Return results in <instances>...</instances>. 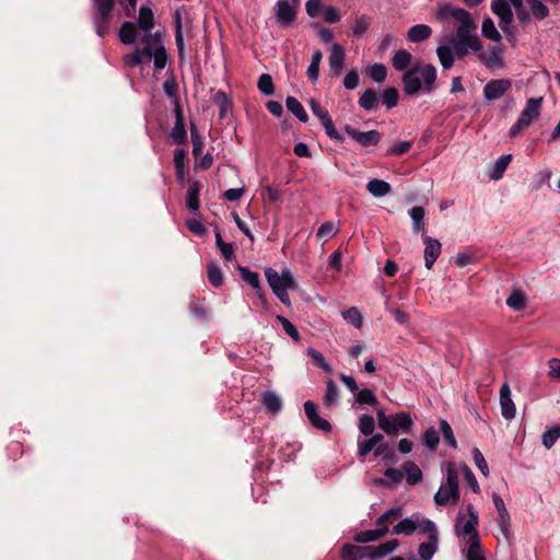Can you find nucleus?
<instances>
[{
	"mask_svg": "<svg viewBox=\"0 0 560 560\" xmlns=\"http://www.w3.org/2000/svg\"><path fill=\"white\" fill-rule=\"evenodd\" d=\"M378 102L380 97L372 89L365 90L359 98V105L365 110H375L378 107Z\"/></svg>",
	"mask_w": 560,
	"mask_h": 560,
	"instance_id": "28",
	"label": "nucleus"
},
{
	"mask_svg": "<svg viewBox=\"0 0 560 560\" xmlns=\"http://www.w3.org/2000/svg\"><path fill=\"white\" fill-rule=\"evenodd\" d=\"M542 97H530L521 112L516 122L510 128L509 136L517 137L520 132L530 126L541 113Z\"/></svg>",
	"mask_w": 560,
	"mask_h": 560,
	"instance_id": "6",
	"label": "nucleus"
},
{
	"mask_svg": "<svg viewBox=\"0 0 560 560\" xmlns=\"http://www.w3.org/2000/svg\"><path fill=\"white\" fill-rule=\"evenodd\" d=\"M359 431L365 435L370 436L373 434L375 430V420L371 415H363L359 418L358 422Z\"/></svg>",
	"mask_w": 560,
	"mask_h": 560,
	"instance_id": "40",
	"label": "nucleus"
},
{
	"mask_svg": "<svg viewBox=\"0 0 560 560\" xmlns=\"http://www.w3.org/2000/svg\"><path fill=\"white\" fill-rule=\"evenodd\" d=\"M185 152L180 149L175 150L174 152V165L176 170V176L179 180H184L186 176L185 172Z\"/></svg>",
	"mask_w": 560,
	"mask_h": 560,
	"instance_id": "44",
	"label": "nucleus"
},
{
	"mask_svg": "<svg viewBox=\"0 0 560 560\" xmlns=\"http://www.w3.org/2000/svg\"><path fill=\"white\" fill-rule=\"evenodd\" d=\"M383 440H384L383 434L376 433V434H372L371 438H369L366 440L359 441L358 442V455H359V457L365 458V456L372 450H374V456L375 457L381 456L385 452V450L387 447L386 444L382 443Z\"/></svg>",
	"mask_w": 560,
	"mask_h": 560,
	"instance_id": "10",
	"label": "nucleus"
},
{
	"mask_svg": "<svg viewBox=\"0 0 560 560\" xmlns=\"http://www.w3.org/2000/svg\"><path fill=\"white\" fill-rule=\"evenodd\" d=\"M462 472L466 483L471 488V490L475 493H479L480 487L471 469L467 465H463Z\"/></svg>",
	"mask_w": 560,
	"mask_h": 560,
	"instance_id": "60",
	"label": "nucleus"
},
{
	"mask_svg": "<svg viewBox=\"0 0 560 560\" xmlns=\"http://www.w3.org/2000/svg\"><path fill=\"white\" fill-rule=\"evenodd\" d=\"M401 515L400 508H393L387 510L384 514H382L375 522L378 527H388L387 524L392 523L393 520L399 517Z\"/></svg>",
	"mask_w": 560,
	"mask_h": 560,
	"instance_id": "46",
	"label": "nucleus"
},
{
	"mask_svg": "<svg viewBox=\"0 0 560 560\" xmlns=\"http://www.w3.org/2000/svg\"><path fill=\"white\" fill-rule=\"evenodd\" d=\"M323 127L325 128L326 135L331 139H339L338 131L335 128L334 121L328 114H326L322 119H319Z\"/></svg>",
	"mask_w": 560,
	"mask_h": 560,
	"instance_id": "64",
	"label": "nucleus"
},
{
	"mask_svg": "<svg viewBox=\"0 0 560 560\" xmlns=\"http://www.w3.org/2000/svg\"><path fill=\"white\" fill-rule=\"evenodd\" d=\"M436 79V70L432 65L417 66L407 71L402 77L404 91L408 95H415L420 91H431Z\"/></svg>",
	"mask_w": 560,
	"mask_h": 560,
	"instance_id": "2",
	"label": "nucleus"
},
{
	"mask_svg": "<svg viewBox=\"0 0 560 560\" xmlns=\"http://www.w3.org/2000/svg\"><path fill=\"white\" fill-rule=\"evenodd\" d=\"M533 15L542 20L549 15V9L540 0H527Z\"/></svg>",
	"mask_w": 560,
	"mask_h": 560,
	"instance_id": "52",
	"label": "nucleus"
},
{
	"mask_svg": "<svg viewBox=\"0 0 560 560\" xmlns=\"http://www.w3.org/2000/svg\"><path fill=\"white\" fill-rule=\"evenodd\" d=\"M402 469L409 485H417L422 480V471L413 462L404 463Z\"/></svg>",
	"mask_w": 560,
	"mask_h": 560,
	"instance_id": "30",
	"label": "nucleus"
},
{
	"mask_svg": "<svg viewBox=\"0 0 560 560\" xmlns=\"http://www.w3.org/2000/svg\"><path fill=\"white\" fill-rule=\"evenodd\" d=\"M145 57L144 47L142 49L137 48L132 54L126 56L125 62L130 67H136L140 65Z\"/></svg>",
	"mask_w": 560,
	"mask_h": 560,
	"instance_id": "63",
	"label": "nucleus"
},
{
	"mask_svg": "<svg viewBox=\"0 0 560 560\" xmlns=\"http://www.w3.org/2000/svg\"><path fill=\"white\" fill-rule=\"evenodd\" d=\"M458 471L454 463H448L446 478L434 494V503L439 506L456 503L459 500Z\"/></svg>",
	"mask_w": 560,
	"mask_h": 560,
	"instance_id": "4",
	"label": "nucleus"
},
{
	"mask_svg": "<svg viewBox=\"0 0 560 560\" xmlns=\"http://www.w3.org/2000/svg\"><path fill=\"white\" fill-rule=\"evenodd\" d=\"M338 232L336 224L332 221L324 222L317 230L316 236L322 240H329L334 237Z\"/></svg>",
	"mask_w": 560,
	"mask_h": 560,
	"instance_id": "49",
	"label": "nucleus"
},
{
	"mask_svg": "<svg viewBox=\"0 0 560 560\" xmlns=\"http://www.w3.org/2000/svg\"><path fill=\"white\" fill-rule=\"evenodd\" d=\"M432 34V30L427 24H417L409 28L407 38L411 43H420L428 39Z\"/></svg>",
	"mask_w": 560,
	"mask_h": 560,
	"instance_id": "21",
	"label": "nucleus"
},
{
	"mask_svg": "<svg viewBox=\"0 0 560 560\" xmlns=\"http://www.w3.org/2000/svg\"><path fill=\"white\" fill-rule=\"evenodd\" d=\"M512 88L509 79L490 80L483 88V96L487 101H495L502 97Z\"/></svg>",
	"mask_w": 560,
	"mask_h": 560,
	"instance_id": "12",
	"label": "nucleus"
},
{
	"mask_svg": "<svg viewBox=\"0 0 560 560\" xmlns=\"http://www.w3.org/2000/svg\"><path fill=\"white\" fill-rule=\"evenodd\" d=\"M481 33L486 38L494 43H501L502 36L490 18L482 21Z\"/></svg>",
	"mask_w": 560,
	"mask_h": 560,
	"instance_id": "33",
	"label": "nucleus"
},
{
	"mask_svg": "<svg viewBox=\"0 0 560 560\" xmlns=\"http://www.w3.org/2000/svg\"><path fill=\"white\" fill-rule=\"evenodd\" d=\"M342 317L351 323L355 328H361L363 324L362 315L354 306L342 312Z\"/></svg>",
	"mask_w": 560,
	"mask_h": 560,
	"instance_id": "51",
	"label": "nucleus"
},
{
	"mask_svg": "<svg viewBox=\"0 0 560 560\" xmlns=\"http://www.w3.org/2000/svg\"><path fill=\"white\" fill-rule=\"evenodd\" d=\"M207 271H208L209 282L213 287L220 288L223 284V275H222V271L219 268V266H217L215 264L211 262V264L208 265Z\"/></svg>",
	"mask_w": 560,
	"mask_h": 560,
	"instance_id": "43",
	"label": "nucleus"
},
{
	"mask_svg": "<svg viewBox=\"0 0 560 560\" xmlns=\"http://www.w3.org/2000/svg\"><path fill=\"white\" fill-rule=\"evenodd\" d=\"M341 560H361L366 558V547L346 544L341 548Z\"/></svg>",
	"mask_w": 560,
	"mask_h": 560,
	"instance_id": "22",
	"label": "nucleus"
},
{
	"mask_svg": "<svg viewBox=\"0 0 560 560\" xmlns=\"http://www.w3.org/2000/svg\"><path fill=\"white\" fill-rule=\"evenodd\" d=\"M378 428L387 435L397 436L407 434L411 431L413 420L409 412L400 411L390 416L385 415L384 410L376 413Z\"/></svg>",
	"mask_w": 560,
	"mask_h": 560,
	"instance_id": "3",
	"label": "nucleus"
},
{
	"mask_svg": "<svg viewBox=\"0 0 560 560\" xmlns=\"http://www.w3.org/2000/svg\"><path fill=\"white\" fill-rule=\"evenodd\" d=\"M491 10L499 18V25L502 30L512 23L513 12L508 0H493Z\"/></svg>",
	"mask_w": 560,
	"mask_h": 560,
	"instance_id": "15",
	"label": "nucleus"
},
{
	"mask_svg": "<svg viewBox=\"0 0 560 560\" xmlns=\"http://www.w3.org/2000/svg\"><path fill=\"white\" fill-rule=\"evenodd\" d=\"M215 244H217L218 248L220 249L222 256L226 260L230 261V260H232L234 258V247H233V244L232 243H225L222 240V236H221L220 232L215 233Z\"/></svg>",
	"mask_w": 560,
	"mask_h": 560,
	"instance_id": "45",
	"label": "nucleus"
},
{
	"mask_svg": "<svg viewBox=\"0 0 560 560\" xmlns=\"http://www.w3.org/2000/svg\"><path fill=\"white\" fill-rule=\"evenodd\" d=\"M307 355L311 357L315 364L325 372H331V366L326 362L325 357L316 349L308 348Z\"/></svg>",
	"mask_w": 560,
	"mask_h": 560,
	"instance_id": "56",
	"label": "nucleus"
},
{
	"mask_svg": "<svg viewBox=\"0 0 560 560\" xmlns=\"http://www.w3.org/2000/svg\"><path fill=\"white\" fill-rule=\"evenodd\" d=\"M382 100L387 108H393L398 102V91L395 88H387L384 90Z\"/></svg>",
	"mask_w": 560,
	"mask_h": 560,
	"instance_id": "59",
	"label": "nucleus"
},
{
	"mask_svg": "<svg viewBox=\"0 0 560 560\" xmlns=\"http://www.w3.org/2000/svg\"><path fill=\"white\" fill-rule=\"evenodd\" d=\"M322 58H323V55L319 50L315 51L313 55H312V59H311V63L307 68V77L310 78V80L312 82H316L318 80V77H319V65H320V61H322Z\"/></svg>",
	"mask_w": 560,
	"mask_h": 560,
	"instance_id": "38",
	"label": "nucleus"
},
{
	"mask_svg": "<svg viewBox=\"0 0 560 560\" xmlns=\"http://www.w3.org/2000/svg\"><path fill=\"white\" fill-rule=\"evenodd\" d=\"M355 400L360 405L375 406L378 404V400H377L375 394L373 393V390H371L369 388H363L360 390L358 389V392L355 393Z\"/></svg>",
	"mask_w": 560,
	"mask_h": 560,
	"instance_id": "42",
	"label": "nucleus"
},
{
	"mask_svg": "<svg viewBox=\"0 0 560 560\" xmlns=\"http://www.w3.org/2000/svg\"><path fill=\"white\" fill-rule=\"evenodd\" d=\"M409 214H410V218L412 220V231H413V233H416V234H418V233L424 234L425 226H424L423 219H424V215H425V211H424L423 207L417 206V207L411 208V210L409 211Z\"/></svg>",
	"mask_w": 560,
	"mask_h": 560,
	"instance_id": "27",
	"label": "nucleus"
},
{
	"mask_svg": "<svg viewBox=\"0 0 560 560\" xmlns=\"http://www.w3.org/2000/svg\"><path fill=\"white\" fill-rule=\"evenodd\" d=\"M137 26L140 31H142V37H145L147 35H154L153 33H151L154 26V16L150 8H140Z\"/></svg>",
	"mask_w": 560,
	"mask_h": 560,
	"instance_id": "19",
	"label": "nucleus"
},
{
	"mask_svg": "<svg viewBox=\"0 0 560 560\" xmlns=\"http://www.w3.org/2000/svg\"><path fill=\"white\" fill-rule=\"evenodd\" d=\"M257 86H258V90L267 96L272 95L275 93L272 78L268 73H262L259 77Z\"/></svg>",
	"mask_w": 560,
	"mask_h": 560,
	"instance_id": "50",
	"label": "nucleus"
},
{
	"mask_svg": "<svg viewBox=\"0 0 560 560\" xmlns=\"http://www.w3.org/2000/svg\"><path fill=\"white\" fill-rule=\"evenodd\" d=\"M237 270L240 271V275L242 279L248 283L253 289H259V275L255 271H252L247 267L238 266Z\"/></svg>",
	"mask_w": 560,
	"mask_h": 560,
	"instance_id": "41",
	"label": "nucleus"
},
{
	"mask_svg": "<svg viewBox=\"0 0 560 560\" xmlns=\"http://www.w3.org/2000/svg\"><path fill=\"white\" fill-rule=\"evenodd\" d=\"M422 441L427 447H429L430 450H435L440 442L438 431L433 427L427 429L423 433Z\"/></svg>",
	"mask_w": 560,
	"mask_h": 560,
	"instance_id": "53",
	"label": "nucleus"
},
{
	"mask_svg": "<svg viewBox=\"0 0 560 560\" xmlns=\"http://www.w3.org/2000/svg\"><path fill=\"white\" fill-rule=\"evenodd\" d=\"M439 536L431 535L428 541L420 544L418 555L421 560H431L438 550Z\"/></svg>",
	"mask_w": 560,
	"mask_h": 560,
	"instance_id": "23",
	"label": "nucleus"
},
{
	"mask_svg": "<svg viewBox=\"0 0 560 560\" xmlns=\"http://www.w3.org/2000/svg\"><path fill=\"white\" fill-rule=\"evenodd\" d=\"M398 546L399 541L397 539L388 540L378 546H368L366 558L371 560H380L392 553Z\"/></svg>",
	"mask_w": 560,
	"mask_h": 560,
	"instance_id": "17",
	"label": "nucleus"
},
{
	"mask_svg": "<svg viewBox=\"0 0 560 560\" xmlns=\"http://www.w3.org/2000/svg\"><path fill=\"white\" fill-rule=\"evenodd\" d=\"M339 389L332 380H328L326 383V393L323 397V402L326 407H332L337 405Z\"/></svg>",
	"mask_w": 560,
	"mask_h": 560,
	"instance_id": "35",
	"label": "nucleus"
},
{
	"mask_svg": "<svg viewBox=\"0 0 560 560\" xmlns=\"http://www.w3.org/2000/svg\"><path fill=\"white\" fill-rule=\"evenodd\" d=\"M411 62V54L405 49L396 51L393 57V66L396 70L402 71L408 68Z\"/></svg>",
	"mask_w": 560,
	"mask_h": 560,
	"instance_id": "37",
	"label": "nucleus"
},
{
	"mask_svg": "<svg viewBox=\"0 0 560 560\" xmlns=\"http://www.w3.org/2000/svg\"><path fill=\"white\" fill-rule=\"evenodd\" d=\"M366 189L372 196L381 198L388 195L392 187L387 182L374 178L366 184Z\"/></svg>",
	"mask_w": 560,
	"mask_h": 560,
	"instance_id": "25",
	"label": "nucleus"
},
{
	"mask_svg": "<svg viewBox=\"0 0 560 560\" xmlns=\"http://www.w3.org/2000/svg\"><path fill=\"white\" fill-rule=\"evenodd\" d=\"M265 277L272 291H280L282 289L294 290L298 288V283L292 272L287 268L279 273L276 269L266 267Z\"/></svg>",
	"mask_w": 560,
	"mask_h": 560,
	"instance_id": "9",
	"label": "nucleus"
},
{
	"mask_svg": "<svg viewBox=\"0 0 560 560\" xmlns=\"http://www.w3.org/2000/svg\"><path fill=\"white\" fill-rule=\"evenodd\" d=\"M508 306L514 311H521L526 306V299L523 292L514 291L506 300Z\"/></svg>",
	"mask_w": 560,
	"mask_h": 560,
	"instance_id": "48",
	"label": "nucleus"
},
{
	"mask_svg": "<svg viewBox=\"0 0 560 560\" xmlns=\"http://www.w3.org/2000/svg\"><path fill=\"white\" fill-rule=\"evenodd\" d=\"M171 139L172 140H185L186 139V128H185L182 110L179 107L176 108L175 125L171 131Z\"/></svg>",
	"mask_w": 560,
	"mask_h": 560,
	"instance_id": "34",
	"label": "nucleus"
},
{
	"mask_svg": "<svg viewBox=\"0 0 560 560\" xmlns=\"http://www.w3.org/2000/svg\"><path fill=\"white\" fill-rule=\"evenodd\" d=\"M418 529L417 522L412 518H404L393 528V534L410 536Z\"/></svg>",
	"mask_w": 560,
	"mask_h": 560,
	"instance_id": "36",
	"label": "nucleus"
},
{
	"mask_svg": "<svg viewBox=\"0 0 560 560\" xmlns=\"http://www.w3.org/2000/svg\"><path fill=\"white\" fill-rule=\"evenodd\" d=\"M472 456H474L475 465L478 467L480 472L483 476L488 477L489 476V468H488L487 462H486L482 453L480 452V450L475 447L472 450Z\"/></svg>",
	"mask_w": 560,
	"mask_h": 560,
	"instance_id": "62",
	"label": "nucleus"
},
{
	"mask_svg": "<svg viewBox=\"0 0 560 560\" xmlns=\"http://www.w3.org/2000/svg\"><path fill=\"white\" fill-rule=\"evenodd\" d=\"M277 319L281 323L283 330L295 341L300 340V334L296 327L284 316L278 315Z\"/></svg>",
	"mask_w": 560,
	"mask_h": 560,
	"instance_id": "61",
	"label": "nucleus"
},
{
	"mask_svg": "<svg viewBox=\"0 0 560 560\" xmlns=\"http://www.w3.org/2000/svg\"><path fill=\"white\" fill-rule=\"evenodd\" d=\"M345 50L338 43L332 44L329 55V68L335 77H339L343 70Z\"/></svg>",
	"mask_w": 560,
	"mask_h": 560,
	"instance_id": "18",
	"label": "nucleus"
},
{
	"mask_svg": "<svg viewBox=\"0 0 560 560\" xmlns=\"http://www.w3.org/2000/svg\"><path fill=\"white\" fill-rule=\"evenodd\" d=\"M369 75L373 81L382 83L387 75L386 67L382 63H374L369 70Z\"/></svg>",
	"mask_w": 560,
	"mask_h": 560,
	"instance_id": "54",
	"label": "nucleus"
},
{
	"mask_svg": "<svg viewBox=\"0 0 560 560\" xmlns=\"http://www.w3.org/2000/svg\"><path fill=\"white\" fill-rule=\"evenodd\" d=\"M388 533V527H378L376 529L362 530L354 535L353 539L357 542L366 544L378 540Z\"/></svg>",
	"mask_w": 560,
	"mask_h": 560,
	"instance_id": "20",
	"label": "nucleus"
},
{
	"mask_svg": "<svg viewBox=\"0 0 560 560\" xmlns=\"http://www.w3.org/2000/svg\"><path fill=\"white\" fill-rule=\"evenodd\" d=\"M500 407L502 417L505 420H512L516 416V408L512 399L511 389L508 383L500 388Z\"/></svg>",
	"mask_w": 560,
	"mask_h": 560,
	"instance_id": "14",
	"label": "nucleus"
},
{
	"mask_svg": "<svg viewBox=\"0 0 560 560\" xmlns=\"http://www.w3.org/2000/svg\"><path fill=\"white\" fill-rule=\"evenodd\" d=\"M92 1V21L94 30L100 37L109 33L115 0H91Z\"/></svg>",
	"mask_w": 560,
	"mask_h": 560,
	"instance_id": "5",
	"label": "nucleus"
},
{
	"mask_svg": "<svg viewBox=\"0 0 560 560\" xmlns=\"http://www.w3.org/2000/svg\"><path fill=\"white\" fill-rule=\"evenodd\" d=\"M466 560H486L485 556L482 555L479 540L475 539L469 544L466 553Z\"/></svg>",
	"mask_w": 560,
	"mask_h": 560,
	"instance_id": "58",
	"label": "nucleus"
},
{
	"mask_svg": "<svg viewBox=\"0 0 560 560\" xmlns=\"http://www.w3.org/2000/svg\"><path fill=\"white\" fill-rule=\"evenodd\" d=\"M277 22L283 26H291L296 19L295 5H292L288 0H278L275 8Z\"/></svg>",
	"mask_w": 560,
	"mask_h": 560,
	"instance_id": "11",
	"label": "nucleus"
},
{
	"mask_svg": "<svg viewBox=\"0 0 560 560\" xmlns=\"http://www.w3.org/2000/svg\"><path fill=\"white\" fill-rule=\"evenodd\" d=\"M304 411L313 428L326 433L331 431V424L318 415L317 407L313 401L307 400L304 402Z\"/></svg>",
	"mask_w": 560,
	"mask_h": 560,
	"instance_id": "13",
	"label": "nucleus"
},
{
	"mask_svg": "<svg viewBox=\"0 0 560 560\" xmlns=\"http://www.w3.org/2000/svg\"><path fill=\"white\" fill-rule=\"evenodd\" d=\"M138 26L132 22H125L119 30V39L124 45L136 43Z\"/></svg>",
	"mask_w": 560,
	"mask_h": 560,
	"instance_id": "24",
	"label": "nucleus"
},
{
	"mask_svg": "<svg viewBox=\"0 0 560 560\" xmlns=\"http://www.w3.org/2000/svg\"><path fill=\"white\" fill-rule=\"evenodd\" d=\"M141 43L144 45V52L148 60L153 58L154 67L156 69L165 68L167 63V54L162 45L159 35H147L141 37Z\"/></svg>",
	"mask_w": 560,
	"mask_h": 560,
	"instance_id": "7",
	"label": "nucleus"
},
{
	"mask_svg": "<svg viewBox=\"0 0 560 560\" xmlns=\"http://www.w3.org/2000/svg\"><path fill=\"white\" fill-rule=\"evenodd\" d=\"M415 521L417 522L418 529L421 533H427L429 535V537H431V535L439 536L438 528L431 520L417 518Z\"/></svg>",
	"mask_w": 560,
	"mask_h": 560,
	"instance_id": "57",
	"label": "nucleus"
},
{
	"mask_svg": "<svg viewBox=\"0 0 560 560\" xmlns=\"http://www.w3.org/2000/svg\"><path fill=\"white\" fill-rule=\"evenodd\" d=\"M288 110H290L300 121L306 122L308 119L307 113L305 112L301 102L294 96H288L285 100Z\"/></svg>",
	"mask_w": 560,
	"mask_h": 560,
	"instance_id": "29",
	"label": "nucleus"
},
{
	"mask_svg": "<svg viewBox=\"0 0 560 560\" xmlns=\"http://www.w3.org/2000/svg\"><path fill=\"white\" fill-rule=\"evenodd\" d=\"M423 242L425 244L424 265L427 269H431L441 255L442 245L438 240L432 238L431 236H423Z\"/></svg>",
	"mask_w": 560,
	"mask_h": 560,
	"instance_id": "16",
	"label": "nucleus"
},
{
	"mask_svg": "<svg viewBox=\"0 0 560 560\" xmlns=\"http://www.w3.org/2000/svg\"><path fill=\"white\" fill-rule=\"evenodd\" d=\"M440 430L442 432V435L444 440L448 443V445L453 448L457 447V442L454 436L453 430L450 425V423L446 420L440 421Z\"/></svg>",
	"mask_w": 560,
	"mask_h": 560,
	"instance_id": "55",
	"label": "nucleus"
},
{
	"mask_svg": "<svg viewBox=\"0 0 560 560\" xmlns=\"http://www.w3.org/2000/svg\"><path fill=\"white\" fill-rule=\"evenodd\" d=\"M199 191L200 185L197 182L192 183L187 191L186 207L194 212L198 211L200 207Z\"/></svg>",
	"mask_w": 560,
	"mask_h": 560,
	"instance_id": "32",
	"label": "nucleus"
},
{
	"mask_svg": "<svg viewBox=\"0 0 560 560\" xmlns=\"http://www.w3.org/2000/svg\"><path fill=\"white\" fill-rule=\"evenodd\" d=\"M560 438V425H555L550 429H548L541 438L542 445L546 448H551L557 440Z\"/></svg>",
	"mask_w": 560,
	"mask_h": 560,
	"instance_id": "47",
	"label": "nucleus"
},
{
	"mask_svg": "<svg viewBox=\"0 0 560 560\" xmlns=\"http://www.w3.org/2000/svg\"><path fill=\"white\" fill-rule=\"evenodd\" d=\"M468 518H466L462 513H458L456 523H455V532L458 536L468 537L469 544L471 541L479 540L477 533L478 525V514L475 511L472 504L467 505Z\"/></svg>",
	"mask_w": 560,
	"mask_h": 560,
	"instance_id": "8",
	"label": "nucleus"
},
{
	"mask_svg": "<svg viewBox=\"0 0 560 560\" xmlns=\"http://www.w3.org/2000/svg\"><path fill=\"white\" fill-rule=\"evenodd\" d=\"M261 401L265 408L273 415L278 413L282 408L280 397L273 392L264 393Z\"/></svg>",
	"mask_w": 560,
	"mask_h": 560,
	"instance_id": "31",
	"label": "nucleus"
},
{
	"mask_svg": "<svg viewBox=\"0 0 560 560\" xmlns=\"http://www.w3.org/2000/svg\"><path fill=\"white\" fill-rule=\"evenodd\" d=\"M512 161V154H503L494 162L492 170L489 172V177L493 180L502 178L506 167Z\"/></svg>",
	"mask_w": 560,
	"mask_h": 560,
	"instance_id": "26",
	"label": "nucleus"
},
{
	"mask_svg": "<svg viewBox=\"0 0 560 560\" xmlns=\"http://www.w3.org/2000/svg\"><path fill=\"white\" fill-rule=\"evenodd\" d=\"M346 132L349 137L353 138L354 140H378L381 138V135L376 130L360 132L350 126L346 127Z\"/></svg>",
	"mask_w": 560,
	"mask_h": 560,
	"instance_id": "39",
	"label": "nucleus"
},
{
	"mask_svg": "<svg viewBox=\"0 0 560 560\" xmlns=\"http://www.w3.org/2000/svg\"><path fill=\"white\" fill-rule=\"evenodd\" d=\"M435 18L442 23L450 19H454L458 23L456 35H448L446 44L439 45L436 48V55L443 69H451L455 56L462 59L469 51L476 52L478 60L488 69L504 67V50L501 43L491 46L488 52L482 51L483 45L477 35V24L467 10L451 3H443L436 8Z\"/></svg>",
	"mask_w": 560,
	"mask_h": 560,
	"instance_id": "1",
	"label": "nucleus"
}]
</instances>
